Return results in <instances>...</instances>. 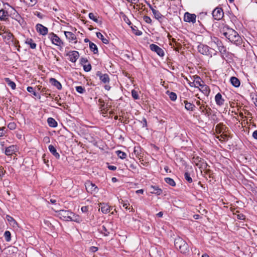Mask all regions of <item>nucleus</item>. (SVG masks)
I'll return each instance as SVG.
<instances>
[{
  "mask_svg": "<svg viewBox=\"0 0 257 257\" xmlns=\"http://www.w3.org/2000/svg\"><path fill=\"white\" fill-rule=\"evenodd\" d=\"M222 34L231 43L237 46L242 44V40L238 34L233 29L224 27L222 29Z\"/></svg>",
  "mask_w": 257,
  "mask_h": 257,
  "instance_id": "obj_1",
  "label": "nucleus"
},
{
  "mask_svg": "<svg viewBox=\"0 0 257 257\" xmlns=\"http://www.w3.org/2000/svg\"><path fill=\"white\" fill-rule=\"evenodd\" d=\"M174 245L176 249L182 253H186L189 251L188 244L180 237H177L175 239Z\"/></svg>",
  "mask_w": 257,
  "mask_h": 257,
  "instance_id": "obj_2",
  "label": "nucleus"
},
{
  "mask_svg": "<svg viewBox=\"0 0 257 257\" xmlns=\"http://www.w3.org/2000/svg\"><path fill=\"white\" fill-rule=\"evenodd\" d=\"M57 216L61 219L65 221H74L75 214L69 210H60L56 211Z\"/></svg>",
  "mask_w": 257,
  "mask_h": 257,
  "instance_id": "obj_3",
  "label": "nucleus"
},
{
  "mask_svg": "<svg viewBox=\"0 0 257 257\" xmlns=\"http://www.w3.org/2000/svg\"><path fill=\"white\" fill-rule=\"evenodd\" d=\"M49 39L51 41L52 44L58 46H61L64 45L63 42L61 39L53 33H51L48 35Z\"/></svg>",
  "mask_w": 257,
  "mask_h": 257,
  "instance_id": "obj_4",
  "label": "nucleus"
},
{
  "mask_svg": "<svg viewBox=\"0 0 257 257\" xmlns=\"http://www.w3.org/2000/svg\"><path fill=\"white\" fill-rule=\"evenodd\" d=\"M85 186L86 191L91 194L96 193L98 191V189L96 185L89 181L85 182Z\"/></svg>",
  "mask_w": 257,
  "mask_h": 257,
  "instance_id": "obj_5",
  "label": "nucleus"
},
{
  "mask_svg": "<svg viewBox=\"0 0 257 257\" xmlns=\"http://www.w3.org/2000/svg\"><path fill=\"white\" fill-rule=\"evenodd\" d=\"M212 15L214 20L218 21L223 18L224 13L221 8L217 7L212 11Z\"/></svg>",
  "mask_w": 257,
  "mask_h": 257,
  "instance_id": "obj_6",
  "label": "nucleus"
},
{
  "mask_svg": "<svg viewBox=\"0 0 257 257\" xmlns=\"http://www.w3.org/2000/svg\"><path fill=\"white\" fill-rule=\"evenodd\" d=\"M196 16L194 14L186 12L184 16V21L188 23L194 24L196 22Z\"/></svg>",
  "mask_w": 257,
  "mask_h": 257,
  "instance_id": "obj_7",
  "label": "nucleus"
},
{
  "mask_svg": "<svg viewBox=\"0 0 257 257\" xmlns=\"http://www.w3.org/2000/svg\"><path fill=\"white\" fill-rule=\"evenodd\" d=\"M150 49L156 52L159 56L163 57L165 55L164 50L156 44H152L150 45Z\"/></svg>",
  "mask_w": 257,
  "mask_h": 257,
  "instance_id": "obj_8",
  "label": "nucleus"
},
{
  "mask_svg": "<svg viewBox=\"0 0 257 257\" xmlns=\"http://www.w3.org/2000/svg\"><path fill=\"white\" fill-rule=\"evenodd\" d=\"M97 77H99L100 80L103 83H108L110 81L109 76L107 74H103L100 71H97L96 73Z\"/></svg>",
  "mask_w": 257,
  "mask_h": 257,
  "instance_id": "obj_9",
  "label": "nucleus"
},
{
  "mask_svg": "<svg viewBox=\"0 0 257 257\" xmlns=\"http://www.w3.org/2000/svg\"><path fill=\"white\" fill-rule=\"evenodd\" d=\"M198 51L201 54L208 55L209 54V47L203 44H200L197 47Z\"/></svg>",
  "mask_w": 257,
  "mask_h": 257,
  "instance_id": "obj_10",
  "label": "nucleus"
},
{
  "mask_svg": "<svg viewBox=\"0 0 257 257\" xmlns=\"http://www.w3.org/2000/svg\"><path fill=\"white\" fill-rule=\"evenodd\" d=\"M69 60L72 62H75L79 58V53L76 51H73L68 53Z\"/></svg>",
  "mask_w": 257,
  "mask_h": 257,
  "instance_id": "obj_11",
  "label": "nucleus"
},
{
  "mask_svg": "<svg viewBox=\"0 0 257 257\" xmlns=\"http://www.w3.org/2000/svg\"><path fill=\"white\" fill-rule=\"evenodd\" d=\"M36 30L38 33L43 36L47 35L48 32V28L40 24L36 25Z\"/></svg>",
  "mask_w": 257,
  "mask_h": 257,
  "instance_id": "obj_12",
  "label": "nucleus"
},
{
  "mask_svg": "<svg viewBox=\"0 0 257 257\" xmlns=\"http://www.w3.org/2000/svg\"><path fill=\"white\" fill-rule=\"evenodd\" d=\"M64 34L66 38L69 40V41L72 42L74 41V43L76 44L77 43V38L76 36L71 32H64Z\"/></svg>",
  "mask_w": 257,
  "mask_h": 257,
  "instance_id": "obj_13",
  "label": "nucleus"
},
{
  "mask_svg": "<svg viewBox=\"0 0 257 257\" xmlns=\"http://www.w3.org/2000/svg\"><path fill=\"white\" fill-rule=\"evenodd\" d=\"M17 151V147L16 146L12 145L6 148L5 154L7 156H11L15 154Z\"/></svg>",
  "mask_w": 257,
  "mask_h": 257,
  "instance_id": "obj_14",
  "label": "nucleus"
},
{
  "mask_svg": "<svg viewBox=\"0 0 257 257\" xmlns=\"http://www.w3.org/2000/svg\"><path fill=\"white\" fill-rule=\"evenodd\" d=\"M99 207H101V211L103 213H107L112 209V208L109 206L108 204L104 203H100L99 204Z\"/></svg>",
  "mask_w": 257,
  "mask_h": 257,
  "instance_id": "obj_15",
  "label": "nucleus"
},
{
  "mask_svg": "<svg viewBox=\"0 0 257 257\" xmlns=\"http://www.w3.org/2000/svg\"><path fill=\"white\" fill-rule=\"evenodd\" d=\"M194 80L192 83H193L195 87L199 88L204 84V82L198 76H194Z\"/></svg>",
  "mask_w": 257,
  "mask_h": 257,
  "instance_id": "obj_16",
  "label": "nucleus"
},
{
  "mask_svg": "<svg viewBox=\"0 0 257 257\" xmlns=\"http://www.w3.org/2000/svg\"><path fill=\"white\" fill-rule=\"evenodd\" d=\"M3 37L4 39L9 42H14L15 40L14 36L12 33L10 32H5L3 35Z\"/></svg>",
  "mask_w": 257,
  "mask_h": 257,
  "instance_id": "obj_17",
  "label": "nucleus"
},
{
  "mask_svg": "<svg viewBox=\"0 0 257 257\" xmlns=\"http://www.w3.org/2000/svg\"><path fill=\"white\" fill-rule=\"evenodd\" d=\"M6 219L9 222L10 225L14 228H17L18 227V224L17 221L12 216L7 215L6 217Z\"/></svg>",
  "mask_w": 257,
  "mask_h": 257,
  "instance_id": "obj_18",
  "label": "nucleus"
},
{
  "mask_svg": "<svg viewBox=\"0 0 257 257\" xmlns=\"http://www.w3.org/2000/svg\"><path fill=\"white\" fill-rule=\"evenodd\" d=\"M215 100L217 105L221 106L224 104V99L222 98L221 94L218 93L215 96Z\"/></svg>",
  "mask_w": 257,
  "mask_h": 257,
  "instance_id": "obj_19",
  "label": "nucleus"
},
{
  "mask_svg": "<svg viewBox=\"0 0 257 257\" xmlns=\"http://www.w3.org/2000/svg\"><path fill=\"white\" fill-rule=\"evenodd\" d=\"M201 92L206 96H208L210 93V89L209 87L206 84H203L199 88Z\"/></svg>",
  "mask_w": 257,
  "mask_h": 257,
  "instance_id": "obj_20",
  "label": "nucleus"
},
{
  "mask_svg": "<svg viewBox=\"0 0 257 257\" xmlns=\"http://www.w3.org/2000/svg\"><path fill=\"white\" fill-rule=\"evenodd\" d=\"M50 82L51 83L52 85L55 86L58 89L61 90L62 89L61 84L55 78H51L50 79Z\"/></svg>",
  "mask_w": 257,
  "mask_h": 257,
  "instance_id": "obj_21",
  "label": "nucleus"
},
{
  "mask_svg": "<svg viewBox=\"0 0 257 257\" xmlns=\"http://www.w3.org/2000/svg\"><path fill=\"white\" fill-rule=\"evenodd\" d=\"M48 149L51 153L53 154V155H54L56 159H59L60 155L57 152L56 148L53 145H49L48 147Z\"/></svg>",
  "mask_w": 257,
  "mask_h": 257,
  "instance_id": "obj_22",
  "label": "nucleus"
},
{
  "mask_svg": "<svg viewBox=\"0 0 257 257\" xmlns=\"http://www.w3.org/2000/svg\"><path fill=\"white\" fill-rule=\"evenodd\" d=\"M230 81L231 84L235 87H238L240 86V81L237 78L235 77H231L230 78Z\"/></svg>",
  "mask_w": 257,
  "mask_h": 257,
  "instance_id": "obj_23",
  "label": "nucleus"
},
{
  "mask_svg": "<svg viewBox=\"0 0 257 257\" xmlns=\"http://www.w3.org/2000/svg\"><path fill=\"white\" fill-rule=\"evenodd\" d=\"M185 107L187 110L193 111L195 107V105L190 102H188L187 100H184Z\"/></svg>",
  "mask_w": 257,
  "mask_h": 257,
  "instance_id": "obj_24",
  "label": "nucleus"
},
{
  "mask_svg": "<svg viewBox=\"0 0 257 257\" xmlns=\"http://www.w3.org/2000/svg\"><path fill=\"white\" fill-rule=\"evenodd\" d=\"M47 122L49 124V125L52 127H55L57 126V122L52 117H49L47 119Z\"/></svg>",
  "mask_w": 257,
  "mask_h": 257,
  "instance_id": "obj_25",
  "label": "nucleus"
},
{
  "mask_svg": "<svg viewBox=\"0 0 257 257\" xmlns=\"http://www.w3.org/2000/svg\"><path fill=\"white\" fill-rule=\"evenodd\" d=\"M151 188L152 189V190L151 191L152 193L160 195L162 193V190L157 186H152Z\"/></svg>",
  "mask_w": 257,
  "mask_h": 257,
  "instance_id": "obj_26",
  "label": "nucleus"
},
{
  "mask_svg": "<svg viewBox=\"0 0 257 257\" xmlns=\"http://www.w3.org/2000/svg\"><path fill=\"white\" fill-rule=\"evenodd\" d=\"M89 48L94 54L98 53V49L97 46L93 43L89 42Z\"/></svg>",
  "mask_w": 257,
  "mask_h": 257,
  "instance_id": "obj_27",
  "label": "nucleus"
},
{
  "mask_svg": "<svg viewBox=\"0 0 257 257\" xmlns=\"http://www.w3.org/2000/svg\"><path fill=\"white\" fill-rule=\"evenodd\" d=\"M96 36L98 38L101 40L102 42L105 44H107L109 43L108 39L104 38L102 34L100 32L96 33Z\"/></svg>",
  "mask_w": 257,
  "mask_h": 257,
  "instance_id": "obj_28",
  "label": "nucleus"
},
{
  "mask_svg": "<svg viewBox=\"0 0 257 257\" xmlns=\"http://www.w3.org/2000/svg\"><path fill=\"white\" fill-rule=\"evenodd\" d=\"M152 13L154 15L155 18L158 20H160L163 17L158 11L154 9H152Z\"/></svg>",
  "mask_w": 257,
  "mask_h": 257,
  "instance_id": "obj_29",
  "label": "nucleus"
},
{
  "mask_svg": "<svg viewBox=\"0 0 257 257\" xmlns=\"http://www.w3.org/2000/svg\"><path fill=\"white\" fill-rule=\"evenodd\" d=\"M5 81L7 82V84L11 87V88L13 90L16 89V84L14 82L11 80L9 78H5Z\"/></svg>",
  "mask_w": 257,
  "mask_h": 257,
  "instance_id": "obj_30",
  "label": "nucleus"
},
{
  "mask_svg": "<svg viewBox=\"0 0 257 257\" xmlns=\"http://www.w3.org/2000/svg\"><path fill=\"white\" fill-rule=\"evenodd\" d=\"M100 232L102 234H103L104 236H108L109 234V231L108 230V229L106 228V226L105 225H102L99 229Z\"/></svg>",
  "mask_w": 257,
  "mask_h": 257,
  "instance_id": "obj_31",
  "label": "nucleus"
},
{
  "mask_svg": "<svg viewBox=\"0 0 257 257\" xmlns=\"http://www.w3.org/2000/svg\"><path fill=\"white\" fill-rule=\"evenodd\" d=\"M25 43L26 44L29 45L31 49H34L36 47V44L34 42L32 39H27Z\"/></svg>",
  "mask_w": 257,
  "mask_h": 257,
  "instance_id": "obj_32",
  "label": "nucleus"
},
{
  "mask_svg": "<svg viewBox=\"0 0 257 257\" xmlns=\"http://www.w3.org/2000/svg\"><path fill=\"white\" fill-rule=\"evenodd\" d=\"M8 12L3 10L2 9L0 10V20L2 21H4L6 19V17L8 16Z\"/></svg>",
  "mask_w": 257,
  "mask_h": 257,
  "instance_id": "obj_33",
  "label": "nucleus"
},
{
  "mask_svg": "<svg viewBox=\"0 0 257 257\" xmlns=\"http://www.w3.org/2000/svg\"><path fill=\"white\" fill-rule=\"evenodd\" d=\"M27 90L28 92L32 93L34 96L37 97L39 99H40L41 96L40 94L34 91V88L32 87L28 86L27 88Z\"/></svg>",
  "mask_w": 257,
  "mask_h": 257,
  "instance_id": "obj_34",
  "label": "nucleus"
},
{
  "mask_svg": "<svg viewBox=\"0 0 257 257\" xmlns=\"http://www.w3.org/2000/svg\"><path fill=\"white\" fill-rule=\"evenodd\" d=\"M165 182L171 185V186H175L176 185V183L174 180L171 178L167 177L165 178Z\"/></svg>",
  "mask_w": 257,
  "mask_h": 257,
  "instance_id": "obj_35",
  "label": "nucleus"
},
{
  "mask_svg": "<svg viewBox=\"0 0 257 257\" xmlns=\"http://www.w3.org/2000/svg\"><path fill=\"white\" fill-rule=\"evenodd\" d=\"M218 51L222 54H225L226 53V48L223 45V44L221 43V45H219L217 46Z\"/></svg>",
  "mask_w": 257,
  "mask_h": 257,
  "instance_id": "obj_36",
  "label": "nucleus"
},
{
  "mask_svg": "<svg viewBox=\"0 0 257 257\" xmlns=\"http://www.w3.org/2000/svg\"><path fill=\"white\" fill-rule=\"evenodd\" d=\"M24 2L30 7L34 6L37 3L36 0H23Z\"/></svg>",
  "mask_w": 257,
  "mask_h": 257,
  "instance_id": "obj_37",
  "label": "nucleus"
},
{
  "mask_svg": "<svg viewBox=\"0 0 257 257\" xmlns=\"http://www.w3.org/2000/svg\"><path fill=\"white\" fill-rule=\"evenodd\" d=\"M211 42L216 44L217 47L219 45H221V43H222V42L218 38L216 37H211Z\"/></svg>",
  "mask_w": 257,
  "mask_h": 257,
  "instance_id": "obj_38",
  "label": "nucleus"
},
{
  "mask_svg": "<svg viewBox=\"0 0 257 257\" xmlns=\"http://www.w3.org/2000/svg\"><path fill=\"white\" fill-rule=\"evenodd\" d=\"M167 93L168 94L169 98L171 100L175 101L176 100L177 95L175 93L173 92H170L169 91H168Z\"/></svg>",
  "mask_w": 257,
  "mask_h": 257,
  "instance_id": "obj_39",
  "label": "nucleus"
},
{
  "mask_svg": "<svg viewBox=\"0 0 257 257\" xmlns=\"http://www.w3.org/2000/svg\"><path fill=\"white\" fill-rule=\"evenodd\" d=\"M116 153L118 157L122 159L125 158L126 156V154L124 152L121 151H116Z\"/></svg>",
  "mask_w": 257,
  "mask_h": 257,
  "instance_id": "obj_40",
  "label": "nucleus"
},
{
  "mask_svg": "<svg viewBox=\"0 0 257 257\" xmlns=\"http://www.w3.org/2000/svg\"><path fill=\"white\" fill-rule=\"evenodd\" d=\"M4 236L7 241H10L11 239V234L9 231H6L4 233Z\"/></svg>",
  "mask_w": 257,
  "mask_h": 257,
  "instance_id": "obj_41",
  "label": "nucleus"
},
{
  "mask_svg": "<svg viewBox=\"0 0 257 257\" xmlns=\"http://www.w3.org/2000/svg\"><path fill=\"white\" fill-rule=\"evenodd\" d=\"M185 179L189 182L191 183L192 182V179L190 176V174L188 172H185L184 174Z\"/></svg>",
  "mask_w": 257,
  "mask_h": 257,
  "instance_id": "obj_42",
  "label": "nucleus"
},
{
  "mask_svg": "<svg viewBox=\"0 0 257 257\" xmlns=\"http://www.w3.org/2000/svg\"><path fill=\"white\" fill-rule=\"evenodd\" d=\"M89 18L91 20H93L94 22H95L97 23H98L99 22L96 16H95V15L92 13H90L89 14Z\"/></svg>",
  "mask_w": 257,
  "mask_h": 257,
  "instance_id": "obj_43",
  "label": "nucleus"
},
{
  "mask_svg": "<svg viewBox=\"0 0 257 257\" xmlns=\"http://www.w3.org/2000/svg\"><path fill=\"white\" fill-rule=\"evenodd\" d=\"M75 88L76 90L79 93L82 94L85 92V89L84 87L81 86H76Z\"/></svg>",
  "mask_w": 257,
  "mask_h": 257,
  "instance_id": "obj_44",
  "label": "nucleus"
},
{
  "mask_svg": "<svg viewBox=\"0 0 257 257\" xmlns=\"http://www.w3.org/2000/svg\"><path fill=\"white\" fill-rule=\"evenodd\" d=\"M15 20L22 26L24 22V20L19 15L17 14L16 16Z\"/></svg>",
  "mask_w": 257,
  "mask_h": 257,
  "instance_id": "obj_45",
  "label": "nucleus"
},
{
  "mask_svg": "<svg viewBox=\"0 0 257 257\" xmlns=\"http://www.w3.org/2000/svg\"><path fill=\"white\" fill-rule=\"evenodd\" d=\"M132 95L135 99H139V96L138 92L134 89L132 90Z\"/></svg>",
  "mask_w": 257,
  "mask_h": 257,
  "instance_id": "obj_46",
  "label": "nucleus"
},
{
  "mask_svg": "<svg viewBox=\"0 0 257 257\" xmlns=\"http://www.w3.org/2000/svg\"><path fill=\"white\" fill-rule=\"evenodd\" d=\"M83 69L85 72H89L91 69V65L90 64L83 65Z\"/></svg>",
  "mask_w": 257,
  "mask_h": 257,
  "instance_id": "obj_47",
  "label": "nucleus"
},
{
  "mask_svg": "<svg viewBox=\"0 0 257 257\" xmlns=\"http://www.w3.org/2000/svg\"><path fill=\"white\" fill-rule=\"evenodd\" d=\"M8 127L11 130H14L16 127V124L15 122H10L8 124Z\"/></svg>",
  "mask_w": 257,
  "mask_h": 257,
  "instance_id": "obj_48",
  "label": "nucleus"
},
{
  "mask_svg": "<svg viewBox=\"0 0 257 257\" xmlns=\"http://www.w3.org/2000/svg\"><path fill=\"white\" fill-rule=\"evenodd\" d=\"M143 20H144V21L146 23H147L148 24H151V23H152V20L149 16H144Z\"/></svg>",
  "mask_w": 257,
  "mask_h": 257,
  "instance_id": "obj_49",
  "label": "nucleus"
},
{
  "mask_svg": "<svg viewBox=\"0 0 257 257\" xmlns=\"http://www.w3.org/2000/svg\"><path fill=\"white\" fill-rule=\"evenodd\" d=\"M120 203L122 204L123 207H124L126 210H130L131 209V207H128L127 204L125 203L123 200H121Z\"/></svg>",
  "mask_w": 257,
  "mask_h": 257,
  "instance_id": "obj_50",
  "label": "nucleus"
},
{
  "mask_svg": "<svg viewBox=\"0 0 257 257\" xmlns=\"http://www.w3.org/2000/svg\"><path fill=\"white\" fill-rule=\"evenodd\" d=\"M123 20L128 25H130L131 24V21H130V20L128 19V18L125 16V15H124L123 16Z\"/></svg>",
  "mask_w": 257,
  "mask_h": 257,
  "instance_id": "obj_51",
  "label": "nucleus"
},
{
  "mask_svg": "<svg viewBox=\"0 0 257 257\" xmlns=\"http://www.w3.org/2000/svg\"><path fill=\"white\" fill-rule=\"evenodd\" d=\"M133 31H134V33L137 35V36H140L142 34V32L139 30H136L135 29L132 28Z\"/></svg>",
  "mask_w": 257,
  "mask_h": 257,
  "instance_id": "obj_52",
  "label": "nucleus"
},
{
  "mask_svg": "<svg viewBox=\"0 0 257 257\" xmlns=\"http://www.w3.org/2000/svg\"><path fill=\"white\" fill-rule=\"evenodd\" d=\"M88 62V60L85 58H81L80 59V63L82 65H84Z\"/></svg>",
  "mask_w": 257,
  "mask_h": 257,
  "instance_id": "obj_53",
  "label": "nucleus"
},
{
  "mask_svg": "<svg viewBox=\"0 0 257 257\" xmlns=\"http://www.w3.org/2000/svg\"><path fill=\"white\" fill-rule=\"evenodd\" d=\"M88 207L87 206H82L81 207V211L84 213L87 212L88 211Z\"/></svg>",
  "mask_w": 257,
  "mask_h": 257,
  "instance_id": "obj_54",
  "label": "nucleus"
},
{
  "mask_svg": "<svg viewBox=\"0 0 257 257\" xmlns=\"http://www.w3.org/2000/svg\"><path fill=\"white\" fill-rule=\"evenodd\" d=\"M237 218L240 220H244L245 219V216L242 214H237Z\"/></svg>",
  "mask_w": 257,
  "mask_h": 257,
  "instance_id": "obj_55",
  "label": "nucleus"
},
{
  "mask_svg": "<svg viewBox=\"0 0 257 257\" xmlns=\"http://www.w3.org/2000/svg\"><path fill=\"white\" fill-rule=\"evenodd\" d=\"M143 127H146L147 125V120L145 118H143V120L142 121Z\"/></svg>",
  "mask_w": 257,
  "mask_h": 257,
  "instance_id": "obj_56",
  "label": "nucleus"
},
{
  "mask_svg": "<svg viewBox=\"0 0 257 257\" xmlns=\"http://www.w3.org/2000/svg\"><path fill=\"white\" fill-rule=\"evenodd\" d=\"M220 137L221 139H223V140H225L226 139H227L228 136L226 134H222L220 136Z\"/></svg>",
  "mask_w": 257,
  "mask_h": 257,
  "instance_id": "obj_57",
  "label": "nucleus"
},
{
  "mask_svg": "<svg viewBox=\"0 0 257 257\" xmlns=\"http://www.w3.org/2000/svg\"><path fill=\"white\" fill-rule=\"evenodd\" d=\"M200 110L202 111V112L204 113L205 110H206V108L205 107V106H204V105H202L200 107Z\"/></svg>",
  "mask_w": 257,
  "mask_h": 257,
  "instance_id": "obj_58",
  "label": "nucleus"
},
{
  "mask_svg": "<svg viewBox=\"0 0 257 257\" xmlns=\"http://www.w3.org/2000/svg\"><path fill=\"white\" fill-rule=\"evenodd\" d=\"M108 168L110 170L114 171L116 169V167L114 166H108Z\"/></svg>",
  "mask_w": 257,
  "mask_h": 257,
  "instance_id": "obj_59",
  "label": "nucleus"
},
{
  "mask_svg": "<svg viewBox=\"0 0 257 257\" xmlns=\"http://www.w3.org/2000/svg\"><path fill=\"white\" fill-rule=\"evenodd\" d=\"M252 137L254 139L257 140V130L255 131L252 133Z\"/></svg>",
  "mask_w": 257,
  "mask_h": 257,
  "instance_id": "obj_60",
  "label": "nucleus"
},
{
  "mask_svg": "<svg viewBox=\"0 0 257 257\" xmlns=\"http://www.w3.org/2000/svg\"><path fill=\"white\" fill-rule=\"evenodd\" d=\"M137 194H143L144 193V190L143 189H140L136 191Z\"/></svg>",
  "mask_w": 257,
  "mask_h": 257,
  "instance_id": "obj_61",
  "label": "nucleus"
},
{
  "mask_svg": "<svg viewBox=\"0 0 257 257\" xmlns=\"http://www.w3.org/2000/svg\"><path fill=\"white\" fill-rule=\"evenodd\" d=\"M163 213L162 212H159L157 214V216L159 217H162L163 216Z\"/></svg>",
  "mask_w": 257,
  "mask_h": 257,
  "instance_id": "obj_62",
  "label": "nucleus"
},
{
  "mask_svg": "<svg viewBox=\"0 0 257 257\" xmlns=\"http://www.w3.org/2000/svg\"><path fill=\"white\" fill-rule=\"evenodd\" d=\"M111 87L109 86V85H105L104 86V88L107 90H109L110 89Z\"/></svg>",
  "mask_w": 257,
  "mask_h": 257,
  "instance_id": "obj_63",
  "label": "nucleus"
},
{
  "mask_svg": "<svg viewBox=\"0 0 257 257\" xmlns=\"http://www.w3.org/2000/svg\"><path fill=\"white\" fill-rule=\"evenodd\" d=\"M211 110V108H209L208 109L206 110V114H207L209 115L210 114V111Z\"/></svg>",
  "mask_w": 257,
  "mask_h": 257,
  "instance_id": "obj_64",
  "label": "nucleus"
}]
</instances>
